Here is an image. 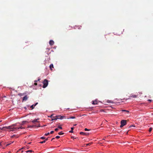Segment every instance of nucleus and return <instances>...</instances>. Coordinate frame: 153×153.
Segmentation results:
<instances>
[{"mask_svg": "<svg viewBox=\"0 0 153 153\" xmlns=\"http://www.w3.org/2000/svg\"><path fill=\"white\" fill-rule=\"evenodd\" d=\"M152 123H150V124H152Z\"/></svg>", "mask_w": 153, "mask_h": 153, "instance_id": "nucleus-47", "label": "nucleus"}, {"mask_svg": "<svg viewBox=\"0 0 153 153\" xmlns=\"http://www.w3.org/2000/svg\"><path fill=\"white\" fill-rule=\"evenodd\" d=\"M129 123L128 120H121L120 122L121 124H129Z\"/></svg>", "mask_w": 153, "mask_h": 153, "instance_id": "nucleus-5", "label": "nucleus"}, {"mask_svg": "<svg viewBox=\"0 0 153 153\" xmlns=\"http://www.w3.org/2000/svg\"><path fill=\"white\" fill-rule=\"evenodd\" d=\"M28 98V97H27V95H26L24 97H23L22 102L23 101H26Z\"/></svg>", "mask_w": 153, "mask_h": 153, "instance_id": "nucleus-8", "label": "nucleus"}, {"mask_svg": "<svg viewBox=\"0 0 153 153\" xmlns=\"http://www.w3.org/2000/svg\"><path fill=\"white\" fill-rule=\"evenodd\" d=\"M103 122L104 123H106V122H107V121H106V120H105Z\"/></svg>", "mask_w": 153, "mask_h": 153, "instance_id": "nucleus-33", "label": "nucleus"}, {"mask_svg": "<svg viewBox=\"0 0 153 153\" xmlns=\"http://www.w3.org/2000/svg\"><path fill=\"white\" fill-rule=\"evenodd\" d=\"M58 129H62V128L61 125H60V126H59L58 127Z\"/></svg>", "mask_w": 153, "mask_h": 153, "instance_id": "nucleus-19", "label": "nucleus"}, {"mask_svg": "<svg viewBox=\"0 0 153 153\" xmlns=\"http://www.w3.org/2000/svg\"><path fill=\"white\" fill-rule=\"evenodd\" d=\"M32 152V151L31 150H28V151H27L26 152L27 153L29 152Z\"/></svg>", "mask_w": 153, "mask_h": 153, "instance_id": "nucleus-17", "label": "nucleus"}, {"mask_svg": "<svg viewBox=\"0 0 153 153\" xmlns=\"http://www.w3.org/2000/svg\"><path fill=\"white\" fill-rule=\"evenodd\" d=\"M49 43L50 45L52 46L53 45L54 42L53 41L51 40L50 41Z\"/></svg>", "mask_w": 153, "mask_h": 153, "instance_id": "nucleus-9", "label": "nucleus"}, {"mask_svg": "<svg viewBox=\"0 0 153 153\" xmlns=\"http://www.w3.org/2000/svg\"><path fill=\"white\" fill-rule=\"evenodd\" d=\"M43 88H46L48 85V81L46 79H45L43 82Z\"/></svg>", "mask_w": 153, "mask_h": 153, "instance_id": "nucleus-4", "label": "nucleus"}, {"mask_svg": "<svg viewBox=\"0 0 153 153\" xmlns=\"http://www.w3.org/2000/svg\"><path fill=\"white\" fill-rule=\"evenodd\" d=\"M25 147H23L21 149H25Z\"/></svg>", "mask_w": 153, "mask_h": 153, "instance_id": "nucleus-38", "label": "nucleus"}, {"mask_svg": "<svg viewBox=\"0 0 153 153\" xmlns=\"http://www.w3.org/2000/svg\"><path fill=\"white\" fill-rule=\"evenodd\" d=\"M40 138L41 139H45V137H41Z\"/></svg>", "mask_w": 153, "mask_h": 153, "instance_id": "nucleus-29", "label": "nucleus"}, {"mask_svg": "<svg viewBox=\"0 0 153 153\" xmlns=\"http://www.w3.org/2000/svg\"><path fill=\"white\" fill-rule=\"evenodd\" d=\"M49 133H46L45 134V136H48V135H49Z\"/></svg>", "mask_w": 153, "mask_h": 153, "instance_id": "nucleus-27", "label": "nucleus"}, {"mask_svg": "<svg viewBox=\"0 0 153 153\" xmlns=\"http://www.w3.org/2000/svg\"><path fill=\"white\" fill-rule=\"evenodd\" d=\"M46 125H44V126H46Z\"/></svg>", "mask_w": 153, "mask_h": 153, "instance_id": "nucleus-50", "label": "nucleus"}, {"mask_svg": "<svg viewBox=\"0 0 153 153\" xmlns=\"http://www.w3.org/2000/svg\"><path fill=\"white\" fill-rule=\"evenodd\" d=\"M79 134L81 135H84L85 136H88L89 134V133H85L83 132H81L79 133Z\"/></svg>", "mask_w": 153, "mask_h": 153, "instance_id": "nucleus-6", "label": "nucleus"}, {"mask_svg": "<svg viewBox=\"0 0 153 153\" xmlns=\"http://www.w3.org/2000/svg\"><path fill=\"white\" fill-rule=\"evenodd\" d=\"M92 104L94 105L97 104V101L96 100L93 101Z\"/></svg>", "mask_w": 153, "mask_h": 153, "instance_id": "nucleus-11", "label": "nucleus"}, {"mask_svg": "<svg viewBox=\"0 0 153 153\" xmlns=\"http://www.w3.org/2000/svg\"><path fill=\"white\" fill-rule=\"evenodd\" d=\"M148 101H149L150 102H151V101H152V100H148Z\"/></svg>", "mask_w": 153, "mask_h": 153, "instance_id": "nucleus-40", "label": "nucleus"}, {"mask_svg": "<svg viewBox=\"0 0 153 153\" xmlns=\"http://www.w3.org/2000/svg\"><path fill=\"white\" fill-rule=\"evenodd\" d=\"M48 140V138H47L45 139V142H46V141H47Z\"/></svg>", "mask_w": 153, "mask_h": 153, "instance_id": "nucleus-37", "label": "nucleus"}, {"mask_svg": "<svg viewBox=\"0 0 153 153\" xmlns=\"http://www.w3.org/2000/svg\"><path fill=\"white\" fill-rule=\"evenodd\" d=\"M4 97H6V96H4Z\"/></svg>", "mask_w": 153, "mask_h": 153, "instance_id": "nucleus-48", "label": "nucleus"}, {"mask_svg": "<svg viewBox=\"0 0 153 153\" xmlns=\"http://www.w3.org/2000/svg\"><path fill=\"white\" fill-rule=\"evenodd\" d=\"M20 128H21V129H22V128H24V127H20Z\"/></svg>", "mask_w": 153, "mask_h": 153, "instance_id": "nucleus-36", "label": "nucleus"}, {"mask_svg": "<svg viewBox=\"0 0 153 153\" xmlns=\"http://www.w3.org/2000/svg\"><path fill=\"white\" fill-rule=\"evenodd\" d=\"M75 118V117H71L69 118H70V119H74ZM68 119H69V118H68Z\"/></svg>", "mask_w": 153, "mask_h": 153, "instance_id": "nucleus-23", "label": "nucleus"}, {"mask_svg": "<svg viewBox=\"0 0 153 153\" xmlns=\"http://www.w3.org/2000/svg\"><path fill=\"white\" fill-rule=\"evenodd\" d=\"M119 123L118 122H116V123L117 124V123Z\"/></svg>", "mask_w": 153, "mask_h": 153, "instance_id": "nucleus-43", "label": "nucleus"}, {"mask_svg": "<svg viewBox=\"0 0 153 153\" xmlns=\"http://www.w3.org/2000/svg\"><path fill=\"white\" fill-rule=\"evenodd\" d=\"M34 85H37V83L36 82H35V83H34Z\"/></svg>", "mask_w": 153, "mask_h": 153, "instance_id": "nucleus-34", "label": "nucleus"}, {"mask_svg": "<svg viewBox=\"0 0 153 153\" xmlns=\"http://www.w3.org/2000/svg\"><path fill=\"white\" fill-rule=\"evenodd\" d=\"M1 122V121H0V123Z\"/></svg>", "mask_w": 153, "mask_h": 153, "instance_id": "nucleus-49", "label": "nucleus"}, {"mask_svg": "<svg viewBox=\"0 0 153 153\" xmlns=\"http://www.w3.org/2000/svg\"><path fill=\"white\" fill-rule=\"evenodd\" d=\"M37 81H38V80H35L34 81V82H37Z\"/></svg>", "mask_w": 153, "mask_h": 153, "instance_id": "nucleus-41", "label": "nucleus"}, {"mask_svg": "<svg viewBox=\"0 0 153 153\" xmlns=\"http://www.w3.org/2000/svg\"><path fill=\"white\" fill-rule=\"evenodd\" d=\"M40 79H38V81H39V80H40Z\"/></svg>", "mask_w": 153, "mask_h": 153, "instance_id": "nucleus-44", "label": "nucleus"}, {"mask_svg": "<svg viewBox=\"0 0 153 153\" xmlns=\"http://www.w3.org/2000/svg\"><path fill=\"white\" fill-rule=\"evenodd\" d=\"M125 125H120V127L122 128Z\"/></svg>", "mask_w": 153, "mask_h": 153, "instance_id": "nucleus-32", "label": "nucleus"}, {"mask_svg": "<svg viewBox=\"0 0 153 153\" xmlns=\"http://www.w3.org/2000/svg\"><path fill=\"white\" fill-rule=\"evenodd\" d=\"M30 143H29L28 144H30Z\"/></svg>", "mask_w": 153, "mask_h": 153, "instance_id": "nucleus-46", "label": "nucleus"}, {"mask_svg": "<svg viewBox=\"0 0 153 153\" xmlns=\"http://www.w3.org/2000/svg\"><path fill=\"white\" fill-rule=\"evenodd\" d=\"M71 138H72V139H73L74 140V139H76V138H74V137L73 136H71Z\"/></svg>", "mask_w": 153, "mask_h": 153, "instance_id": "nucleus-26", "label": "nucleus"}, {"mask_svg": "<svg viewBox=\"0 0 153 153\" xmlns=\"http://www.w3.org/2000/svg\"><path fill=\"white\" fill-rule=\"evenodd\" d=\"M107 102H108V103H113V102L111 100H108L107 101Z\"/></svg>", "mask_w": 153, "mask_h": 153, "instance_id": "nucleus-16", "label": "nucleus"}, {"mask_svg": "<svg viewBox=\"0 0 153 153\" xmlns=\"http://www.w3.org/2000/svg\"><path fill=\"white\" fill-rule=\"evenodd\" d=\"M45 140H44L43 141H42L40 142V143H45Z\"/></svg>", "mask_w": 153, "mask_h": 153, "instance_id": "nucleus-24", "label": "nucleus"}, {"mask_svg": "<svg viewBox=\"0 0 153 153\" xmlns=\"http://www.w3.org/2000/svg\"><path fill=\"white\" fill-rule=\"evenodd\" d=\"M50 117L51 119V120H56L57 119L62 120L63 119H66V117L63 116L61 115H55V116L53 114L51 115Z\"/></svg>", "mask_w": 153, "mask_h": 153, "instance_id": "nucleus-2", "label": "nucleus"}, {"mask_svg": "<svg viewBox=\"0 0 153 153\" xmlns=\"http://www.w3.org/2000/svg\"><path fill=\"white\" fill-rule=\"evenodd\" d=\"M64 134V133H63L62 132H59L58 133V134L59 135H63Z\"/></svg>", "mask_w": 153, "mask_h": 153, "instance_id": "nucleus-15", "label": "nucleus"}, {"mask_svg": "<svg viewBox=\"0 0 153 153\" xmlns=\"http://www.w3.org/2000/svg\"><path fill=\"white\" fill-rule=\"evenodd\" d=\"M23 152V151H22V152Z\"/></svg>", "mask_w": 153, "mask_h": 153, "instance_id": "nucleus-45", "label": "nucleus"}, {"mask_svg": "<svg viewBox=\"0 0 153 153\" xmlns=\"http://www.w3.org/2000/svg\"><path fill=\"white\" fill-rule=\"evenodd\" d=\"M55 139V138H53L51 140L52 141L53 140H54Z\"/></svg>", "mask_w": 153, "mask_h": 153, "instance_id": "nucleus-39", "label": "nucleus"}, {"mask_svg": "<svg viewBox=\"0 0 153 153\" xmlns=\"http://www.w3.org/2000/svg\"><path fill=\"white\" fill-rule=\"evenodd\" d=\"M152 127L150 128L149 130V131L150 132H151L152 131Z\"/></svg>", "mask_w": 153, "mask_h": 153, "instance_id": "nucleus-20", "label": "nucleus"}, {"mask_svg": "<svg viewBox=\"0 0 153 153\" xmlns=\"http://www.w3.org/2000/svg\"><path fill=\"white\" fill-rule=\"evenodd\" d=\"M74 127H72L71 128V131H70L69 132L70 133H72L73 132V130H74Z\"/></svg>", "mask_w": 153, "mask_h": 153, "instance_id": "nucleus-14", "label": "nucleus"}, {"mask_svg": "<svg viewBox=\"0 0 153 153\" xmlns=\"http://www.w3.org/2000/svg\"><path fill=\"white\" fill-rule=\"evenodd\" d=\"M39 119H35L32 121L33 123H35V122H39L38 120Z\"/></svg>", "mask_w": 153, "mask_h": 153, "instance_id": "nucleus-12", "label": "nucleus"}, {"mask_svg": "<svg viewBox=\"0 0 153 153\" xmlns=\"http://www.w3.org/2000/svg\"><path fill=\"white\" fill-rule=\"evenodd\" d=\"M92 144V143H90L86 144V146H90Z\"/></svg>", "mask_w": 153, "mask_h": 153, "instance_id": "nucleus-18", "label": "nucleus"}, {"mask_svg": "<svg viewBox=\"0 0 153 153\" xmlns=\"http://www.w3.org/2000/svg\"><path fill=\"white\" fill-rule=\"evenodd\" d=\"M21 149H19V150L17 152H18L19 151H20Z\"/></svg>", "mask_w": 153, "mask_h": 153, "instance_id": "nucleus-42", "label": "nucleus"}, {"mask_svg": "<svg viewBox=\"0 0 153 153\" xmlns=\"http://www.w3.org/2000/svg\"><path fill=\"white\" fill-rule=\"evenodd\" d=\"M16 125H11L9 126H4L0 127V132L4 131H14L19 129V128L16 127Z\"/></svg>", "mask_w": 153, "mask_h": 153, "instance_id": "nucleus-1", "label": "nucleus"}, {"mask_svg": "<svg viewBox=\"0 0 153 153\" xmlns=\"http://www.w3.org/2000/svg\"><path fill=\"white\" fill-rule=\"evenodd\" d=\"M38 104V103L36 102L35 105H31L30 107V108H31V109H33L34 108V106H36Z\"/></svg>", "mask_w": 153, "mask_h": 153, "instance_id": "nucleus-10", "label": "nucleus"}, {"mask_svg": "<svg viewBox=\"0 0 153 153\" xmlns=\"http://www.w3.org/2000/svg\"><path fill=\"white\" fill-rule=\"evenodd\" d=\"M53 132H54V131H51V132H50V134H52L53 133Z\"/></svg>", "mask_w": 153, "mask_h": 153, "instance_id": "nucleus-30", "label": "nucleus"}, {"mask_svg": "<svg viewBox=\"0 0 153 153\" xmlns=\"http://www.w3.org/2000/svg\"><path fill=\"white\" fill-rule=\"evenodd\" d=\"M59 129L58 128H56L55 129V131H57Z\"/></svg>", "mask_w": 153, "mask_h": 153, "instance_id": "nucleus-28", "label": "nucleus"}, {"mask_svg": "<svg viewBox=\"0 0 153 153\" xmlns=\"http://www.w3.org/2000/svg\"><path fill=\"white\" fill-rule=\"evenodd\" d=\"M25 94H25V93H23V94H22L21 95V96L23 95H24Z\"/></svg>", "mask_w": 153, "mask_h": 153, "instance_id": "nucleus-35", "label": "nucleus"}, {"mask_svg": "<svg viewBox=\"0 0 153 153\" xmlns=\"http://www.w3.org/2000/svg\"><path fill=\"white\" fill-rule=\"evenodd\" d=\"M126 111L127 112V113H129V111H126V110H123L122 111Z\"/></svg>", "mask_w": 153, "mask_h": 153, "instance_id": "nucleus-31", "label": "nucleus"}, {"mask_svg": "<svg viewBox=\"0 0 153 153\" xmlns=\"http://www.w3.org/2000/svg\"><path fill=\"white\" fill-rule=\"evenodd\" d=\"M53 68V65L52 64H51L50 65V69L51 70H52V68Z\"/></svg>", "mask_w": 153, "mask_h": 153, "instance_id": "nucleus-13", "label": "nucleus"}, {"mask_svg": "<svg viewBox=\"0 0 153 153\" xmlns=\"http://www.w3.org/2000/svg\"><path fill=\"white\" fill-rule=\"evenodd\" d=\"M84 130H85V131H88L90 130V129H87V128H85Z\"/></svg>", "mask_w": 153, "mask_h": 153, "instance_id": "nucleus-22", "label": "nucleus"}, {"mask_svg": "<svg viewBox=\"0 0 153 153\" xmlns=\"http://www.w3.org/2000/svg\"><path fill=\"white\" fill-rule=\"evenodd\" d=\"M42 126H41L40 125L38 126H36V125H28L27 127V128L29 129L36 128L39 127H42Z\"/></svg>", "mask_w": 153, "mask_h": 153, "instance_id": "nucleus-3", "label": "nucleus"}, {"mask_svg": "<svg viewBox=\"0 0 153 153\" xmlns=\"http://www.w3.org/2000/svg\"><path fill=\"white\" fill-rule=\"evenodd\" d=\"M137 96H138V95L131 94L129 96V98L130 99H132V98H136L137 97Z\"/></svg>", "mask_w": 153, "mask_h": 153, "instance_id": "nucleus-7", "label": "nucleus"}, {"mask_svg": "<svg viewBox=\"0 0 153 153\" xmlns=\"http://www.w3.org/2000/svg\"><path fill=\"white\" fill-rule=\"evenodd\" d=\"M131 127H135V126L134 125H132L131 126H130L129 127V128H131Z\"/></svg>", "mask_w": 153, "mask_h": 153, "instance_id": "nucleus-21", "label": "nucleus"}, {"mask_svg": "<svg viewBox=\"0 0 153 153\" xmlns=\"http://www.w3.org/2000/svg\"><path fill=\"white\" fill-rule=\"evenodd\" d=\"M60 136H56V139H59L60 138Z\"/></svg>", "mask_w": 153, "mask_h": 153, "instance_id": "nucleus-25", "label": "nucleus"}]
</instances>
